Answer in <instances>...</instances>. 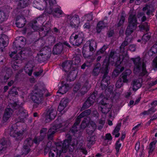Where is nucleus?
<instances>
[{
  "instance_id": "obj_1",
  "label": "nucleus",
  "mask_w": 157,
  "mask_h": 157,
  "mask_svg": "<svg viewBox=\"0 0 157 157\" xmlns=\"http://www.w3.org/2000/svg\"><path fill=\"white\" fill-rule=\"evenodd\" d=\"M131 60L133 62L134 66L133 72L135 74H139V76L147 77L148 75L146 70V65L144 63H142L140 57L132 58Z\"/></svg>"
},
{
  "instance_id": "obj_2",
  "label": "nucleus",
  "mask_w": 157,
  "mask_h": 157,
  "mask_svg": "<svg viewBox=\"0 0 157 157\" xmlns=\"http://www.w3.org/2000/svg\"><path fill=\"white\" fill-rule=\"evenodd\" d=\"M109 64V60H105L103 62L101 68V73L102 74V80L100 87L101 89H105L110 84V77L108 75L109 72L108 69Z\"/></svg>"
},
{
  "instance_id": "obj_3",
  "label": "nucleus",
  "mask_w": 157,
  "mask_h": 157,
  "mask_svg": "<svg viewBox=\"0 0 157 157\" xmlns=\"http://www.w3.org/2000/svg\"><path fill=\"white\" fill-rule=\"evenodd\" d=\"M11 105L14 109V112L18 117L16 119L17 122H24L25 119L28 117L27 111L23 107L17 105L16 102L11 104Z\"/></svg>"
},
{
  "instance_id": "obj_4",
  "label": "nucleus",
  "mask_w": 157,
  "mask_h": 157,
  "mask_svg": "<svg viewBox=\"0 0 157 157\" xmlns=\"http://www.w3.org/2000/svg\"><path fill=\"white\" fill-rule=\"evenodd\" d=\"M137 21L135 15H130L128 18V25L125 31L127 35L131 34L136 29Z\"/></svg>"
},
{
  "instance_id": "obj_5",
  "label": "nucleus",
  "mask_w": 157,
  "mask_h": 157,
  "mask_svg": "<svg viewBox=\"0 0 157 157\" xmlns=\"http://www.w3.org/2000/svg\"><path fill=\"white\" fill-rule=\"evenodd\" d=\"M44 90L38 88L35 89L32 94L31 98L33 102L37 105L41 104L43 102Z\"/></svg>"
},
{
  "instance_id": "obj_6",
  "label": "nucleus",
  "mask_w": 157,
  "mask_h": 157,
  "mask_svg": "<svg viewBox=\"0 0 157 157\" xmlns=\"http://www.w3.org/2000/svg\"><path fill=\"white\" fill-rule=\"evenodd\" d=\"M83 36V33L82 32H74L70 38V42L73 45L78 47L82 43Z\"/></svg>"
},
{
  "instance_id": "obj_7",
  "label": "nucleus",
  "mask_w": 157,
  "mask_h": 157,
  "mask_svg": "<svg viewBox=\"0 0 157 157\" xmlns=\"http://www.w3.org/2000/svg\"><path fill=\"white\" fill-rule=\"evenodd\" d=\"M55 5H50L49 7L47 10V12L49 14H52L55 17L59 18L62 17L63 12L61 10L60 7H56Z\"/></svg>"
},
{
  "instance_id": "obj_8",
  "label": "nucleus",
  "mask_w": 157,
  "mask_h": 157,
  "mask_svg": "<svg viewBox=\"0 0 157 157\" xmlns=\"http://www.w3.org/2000/svg\"><path fill=\"white\" fill-rule=\"evenodd\" d=\"M56 115V110L55 108L52 106L47 109L45 116L46 122H50L53 120L55 118Z\"/></svg>"
},
{
  "instance_id": "obj_9",
  "label": "nucleus",
  "mask_w": 157,
  "mask_h": 157,
  "mask_svg": "<svg viewBox=\"0 0 157 157\" xmlns=\"http://www.w3.org/2000/svg\"><path fill=\"white\" fill-rule=\"evenodd\" d=\"M95 92L91 94L90 96L87 98L86 100L84 103L83 105L81 108V110H83L86 109L92 105L95 101V98L97 96V93Z\"/></svg>"
},
{
  "instance_id": "obj_10",
  "label": "nucleus",
  "mask_w": 157,
  "mask_h": 157,
  "mask_svg": "<svg viewBox=\"0 0 157 157\" xmlns=\"http://www.w3.org/2000/svg\"><path fill=\"white\" fill-rule=\"evenodd\" d=\"M70 143L66 139L63 143L62 142H58L56 143V149L59 151V155H61L62 152L65 153L67 151V148L69 147Z\"/></svg>"
},
{
  "instance_id": "obj_11",
  "label": "nucleus",
  "mask_w": 157,
  "mask_h": 157,
  "mask_svg": "<svg viewBox=\"0 0 157 157\" xmlns=\"http://www.w3.org/2000/svg\"><path fill=\"white\" fill-rule=\"evenodd\" d=\"M67 21L72 28H75L78 27L79 23V18L78 15L75 14L74 16L68 15L67 17Z\"/></svg>"
},
{
  "instance_id": "obj_12",
  "label": "nucleus",
  "mask_w": 157,
  "mask_h": 157,
  "mask_svg": "<svg viewBox=\"0 0 157 157\" xmlns=\"http://www.w3.org/2000/svg\"><path fill=\"white\" fill-rule=\"evenodd\" d=\"M34 142L33 140L31 138H27L24 142L23 146V153L25 155H27L30 151V147L32 146Z\"/></svg>"
},
{
  "instance_id": "obj_13",
  "label": "nucleus",
  "mask_w": 157,
  "mask_h": 157,
  "mask_svg": "<svg viewBox=\"0 0 157 157\" xmlns=\"http://www.w3.org/2000/svg\"><path fill=\"white\" fill-rule=\"evenodd\" d=\"M47 133V129L43 128L40 131V135L39 136H35L33 139L34 143L39 144L40 142L43 140L46 136Z\"/></svg>"
},
{
  "instance_id": "obj_14",
  "label": "nucleus",
  "mask_w": 157,
  "mask_h": 157,
  "mask_svg": "<svg viewBox=\"0 0 157 157\" xmlns=\"http://www.w3.org/2000/svg\"><path fill=\"white\" fill-rule=\"evenodd\" d=\"M24 131L16 132L13 130V128L11 127L10 132V135L11 136L15 137V139L18 140H21L23 138Z\"/></svg>"
},
{
  "instance_id": "obj_15",
  "label": "nucleus",
  "mask_w": 157,
  "mask_h": 157,
  "mask_svg": "<svg viewBox=\"0 0 157 157\" xmlns=\"http://www.w3.org/2000/svg\"><path fill=\"white\" fill-rule=\"evenodd\" d=\"M73 62L72 60H67L63 62L62 64L63 69L66 72H68L72 69V68H75L73 66Z\"/></svg>"
},
{
  "instance_id": "obj_16",
  "label": "nucleus",
  "mask_w": 157,
  "mask_h": 157,
  "mask_svg": "<svg viewBox=\"0 0 157 157\" xmlns=\"http://www.w3.org/2000/svg\"><path fill=\"white\" fill-rule=\"evenodd\" d=\"M63 49V46L61 42L57 43L53 47L52 52L53 54L57 55L60 54Z\"/></svg>"
},
{
  "instance_id": "obj_17",
  "label": "nucleus",
  "mask_w": 157,
  "mask_h": 157,
  "mask_svg": "<svg viewBox=\"0 0 157 157\" xmlns=\"http://www.w3.org/2000/svg\"><path fill=\"white\" fill-rule=\"evenodd\" d=\"M128 57L126 56H124L123 55H120L118 57L117 60L115 63V65L120 66V65L125 64L128 62Z\"/></svg>"
},
{
  "instance_id": "obj_18",
  "label": "nucleus",
  "mask_w": 157,
  "mask_h": 157,
  "mask_svg": "<svg viewBox=\"0 0 157 157\" xmlns=\"http://www.w3.org/2000/svg\"><path fill=\"white\" fill-rule=\"evenodd\" d=\"M68 125V124L66 122H63L58 124H57L53 126L52 129L57 131L59 129L62 128L63 131H65L66 128H67Z\"/></svg>"
},
{
  "instance_id": "obj_19",
  "label": "nucleus",
  "mask_w": 157,
  "mask_h": 157,
  "mask_svg": "<svg viewBox=\"0 0 157 157\" xmlns=\"http://www.w3.org/2000/svg\"><path fill=\"white\" fill-rule=\"evenodd\" d=\"M68 103V100L66 98H63L61 101L59 105L58 110L59 112L62 111L66 107Z\"/></svg>"
},
{
  "instance_id": "obj_20",
  "label": "nucleus",
  "mask_w": 157,
  "mask_h": 157,
  "mask_svg": "<svg viewBox=\"0 0 157 157\" xmlns=\"http://www.w3.org/2000/svg\"><path fill=\"white\" fill-rule=\"evenodd\" d=\"M147 54L150 56L153 57L157 55V41L151 47L150 49L148 51Z\"/></svg>"
},
{
  "instance_id": "obj_21",
  "label": "nucleus",
  "mask_w": 157,
  "mask_h": 157,
  "mask_svg": "<svg viewBox=\"0 0 157 157\" xmlns=\"http://www.w3.org/2000/svg\"><path fill=\"white\" fill-rule=\"evenodd\" d=\"M76 69V68H73L69 71V74L68 75L67 80L72 81L75 79L77 74V71H75Z\"/></svg>"
},
{
  "instance_id": "obj_22",
  "label": "nucleus",
  "mask_w": 157,
  "mask_h": 157,
  "mask_svg": "<svg viewBox=\"0 0 157 157\" xmlns=\"http://www.w3.org/2000/svg\"><path fill=\"white\" fill-rule=\"evenodd\" d=\"M131 39L130 38L125 39V40L122 43L120 47V51L121 53H125L126 51L127 50L125 47L127 46L130 43Z\"/></svg>"
},
{
  "instance_id": "obj_23",
  "label": "nucleus",
  "mask_w": 157,
  "mask_h": 157,
  "mask_svg": "<svg viewBox=\"0 0 157 157\" xmlns=\"http://www.w3.org/2000/svg\"><path fill=\"white\" fill-rule=\"evenodd\" d=\"M132 90L136 91L141 87L142 84L139 80L135 79L132 81Z\"/></svg>"
},
{
  "instance_id": "obj_24",
  "label": "nucleus",
  "mask_w": 157,
  "mask_h": 157,
  "mask_svg": "<svg viewBox=\"0 0 157 157\" xmlns=\"http://www.w3.org/2000/svg\"><path fill=\"white\" fill-rule=\"evenodd\" d=\"M31 0H20L18 4V7L20 9L24 8L27 6L30 3Z\"/></svg>"
},
{
  "instance_id": "obj_25",
  "label": "nucleus",
  "mask_w": 157,
  "mask_h": 157,
  "mask_svg": "<svg viewBox=\"0 0 157 157\" xmlns=\"http://www.w3.org/2000/svg\"><path fill=\"white\" fill-rule=\"evenodd\" d=\"M8 39L7 36L3 34L2 35L1 38H0V46H2L4 48L6 47L8 44L7 42Z\"/></svg>"
},
{
  "instance_id": "obj_26",
  "label": "nucleus",
  "mask_w": 157,
  "mask_h": 157,
  "mask_svg": "<svg viewBox=\"0 0 157 157\" xmlns=\"http://www.w3.org/2000/svg\"><path fill=\"white\" fill-rule=\"evenodd\" d=\"M116 69L113 71L112 75L113 77H116L120 74V72H122L124 69V67H121V66L116 65Z\"/></svg>"
},
{
  "instance_id": "obj_27",
  "label": "nucleus",
  "mask_w": 157,
  "mask_h": 157,
  "mask_svg": "<svg viewBox=\"0 0 157 157\" xmlns=\"http://www.w3.org/2000/svg\"><path fill=\"white\" fill-rule=\"evenodd\" d=\"M17 22L16 23V26L19 28H21L23 27L25 25L26 23V20L23 18L20 17L19 19L17 18L16 20Z\"/></svg>"
},
{
  "instance_id": "obj_28",
  "label": "nucleus",
  "mask_w": 157,
  "mask_h": 157,
  "mask_svg": "<svg viewBox=\"0 0 157 157\" xmlns=\"http://www.w3.org/2000/svg\"><path fill=\"white\" fill-rule=\"evenodd\" d=\"M101 71V64L99 63H97L93 69L92 75L93 76H97L99 74Z\"/></svg>"
},
{
  "instance_id": "obj_29",
  "label": "nucleus",
  "mask_w": 157,
  "mask_h": 157,
  "mask_svg": "<svg viewBox=\"0 0 157 157\" xmlns=\"http://www.w3.org/2000/svg\"><path fill=\"white\" fill-rule=\"evenodd\" d=\"M68 88L69 86L68 84H63L61 86L59 87L58 91L62 94H64L67 91Z\"/></svg>"
},
{
  "instance_id": "obj_30",
  "label": "nucleus",
  "mask_w": 157,
  "mask_h": 157,
  "mask_svg": "<svg viewBox=\"0 0 157 157\" xmlns=\"http://www.w3.org/2000/svg\"><path fill=\"white\" fill-rule=\"evenodd\" d=\"M97 44L96 42L94 41H91L89 44V51L92 53H94L96 49Z\"/></svg>"
},
{
  "instance_id": "obj_31",
  "label": "nucleus",
  "mask_w": 157,
  "mask_h": 157,
  "mask_svg": "<svg viewBox=\"0 0 157 157\" xmlns=\"http://www.w3.org/2000/svg\"><path fill=\"white\" fill-rule=\"evenodd\" d=\"M36 58L38 62L40 63L46 61L47 59H49V58L45 56L42 55L41 54H40V53L39 52L37 53Z\"/></svg>"
},
{
  "instance_id": "obj_32",
  "label": "nucleus",
  "mask_w": 157,
  "mask_h": 157,
  "mask_svg": "<svg viewBox=\"0 0 157 157\" xmlns=\"http://www.w3.org/2000/svg\"><path fill=\"white\" fill-rule=\"evenodd\" d=\"M33 67L30 64H27L25 67L24 70L26 73L30 76L33 71Z\"/></svg>"
},
{
  "instance_id": "obj_33",
  "label": "nucleus",
  "mask_w": 157,
  "mask_h": 157,
  "mask_svg": "<svg viewBox=\"0 0 157 157\" xmlns=\"http://www.w3.org/2000/svg\"><path fill=\"white\" fill-rule=\"evenodd\" d=\"M40 54L45 56L48 58H49L51 56V52L50 51L48 50L46 48H44L40 50L38 52Z\"/></svg>"
},
{
  "instance_id": "obj_34",
  "label": "nucleus",
  "mask_w": 157,
  "mask_h": 157,
  "mask_svg": "<svg viewBox=\"0 0 157 157\" xmlns=\"http://www.w3.org/2000/svg\"><path fill=\"white\" fill-rule=\"evenodd\" d=\"M96 128V125L95 124H91L90 126H87L86 128V132L89 135H91Z\"/></svg>"
},
{
  "instance_id": "obj_35",
  "label": "nucleus",
  "mask_w": 157,
  "mask_h": 157,
  "mask_svg": "<svg viewBox=\"0 0 157 157\" xmlns=\"http://www.w3.org/2000/svg\"><path fill=\"white\" fill-rule=\"evenodd\" d=\"M105 25L104 21H100L98 23L96 27L97 32L100 33L101 30L105 27Z\"/></svg>"
},
{
  "instance_id": "obj_36",
  "label": "nucleus",
  "mask_w": 157,
  "mask_h": 157,
  "mask_svg": "<svg viewBox=\"0 0 157 157\" xmlns=\"http://www.w3.org/2000/svg\"><path fill=\"white\" fill-rule=\"evenodd\" d=\"M96 136L94 135H89L87 138V141L88 144L90 145H93L95 144L96 141Z\"/></svg>"
},
{
  "instance_id": "obj_37",
  "label": "nucleus",
  "mask_w": 157,
  "mask_h": 157,
  "mask_svg": "<svg viewBox=\"0 0 157 157\" xmlns=\"http://www.w3.org/2000/svg\"><path fill=\"white\" fill-rule=\"evenodd\" d=\"M60 155L57 149L56 150L51 149L49 153V157H60Z\"/></svg>"
},
{
  "instance_id": "obj_38",
  "label": "nucleus",
  "mask_w": 157,
  "mask_h": 157,
  "mask_svg": "<svg viewBox=\"0 0 157 157\" xmlns=\"http://www.w3.org/2000/svg\"><path fill=\"white\" fill-rule=\"evenodd\" d=\"M121 124V123H118L112 133L113 135H115V137H118L120 135L119 132L120 129Z\"/></svg>"
},
{
  "instance_id": "obj_39",
  "label": "nucleus",
  "mask_w": 157,
  "mask_h": 157,
  "mask_svg": "<svg viewBox=\"0 0 157 157\" xmlns=\"http://www.w3.org/2000/svg\"><path fill=\"white\" fill-rule=\"evenodd\" d=\"M111 107V106L110 105L109 106L106 105L102 106L101 107V111L103 113L106 114L109 111Z\"/></svg>"
},
{
  "instance_id": "obj_40",
  "label": "nucleus",
  "mask_w": 157,
  "mask_h": 157,
  "mask_svg": "<svg viewBox=\"0 0 157 157\" xmlns=\"http://www.w3.org/2000/svg\"><path fill=\"white\" fill-rule=\"evenodd\" d=\"M55 133V131H52V129H50L48 130L47 133V139L48 140H53L54 135Z\"/></svg>"
},
{
  "instance_id": "obj_41",
  "label": "nucleus",
  "mask_w": 157,
  "mask_h": 157,
  "mask_svg": "<svg viewBox=\"0 0 157 157\" xmlns=\"http://www.w3.org/2000/svg\"><path fill=\"white\" fill-rule=\"evenodd\" d=\"M82 53L83 57L85 58H90V56L93 55V53L89 51H86L85 50H84L82 51Z\"/></svg>"
},
{
  "instance_id": "obj_42",
  "label": "nucleus",
  "mask_w": 157,
  "mask_h": 157,
  "mask_svg": "<svg viewBox=\"0 0 157 157\" xmlns=\"http://www.w3.org/2000/svg\"><path fill=\"white\" fill-rule=\"evenodd\" d=\"M151 36L148 34H144L142 37V43L145 44L150 38Z\"/></svg>"
},
{
  "instance_id": "obj_43",
  "label": "nucleus",
  "mask_w": 157,
  "mask_h": 157,
  "mask_svg": "<svg viewBox=\"0 0 157 157\" xmlns=\"http://www.w3.org/2000/svg\"><path fill=\"white\" fill-rule=\"evenodd\" d=\"M156 142L155 141H152L149 144V153H152L155 148V145Z\"/></svg>"
},
{
  "instance_id": "obj_44",
  "label": "nucleus",
  "mask_w": 157,
  "mask_h": 157,
  "mask_svg": "<svg viewBox=\"0 0 157 157\" xmlns=\"http://www.w3.org/2000/svg\"><path fill=\"white\" fill-rule=\"evenodd\" d=\"M7 17L4 12L0 11V20L1 21H4L7 19Z\"/></svg>"
},
{
  "instance_id": "obj_45",
  "label": "nucleus",
  "mask_w": 157,
  "mask_h": 157,
  "mask_svg": "<svg viewBox=\"0 0 157 157\" xmlns=\"http://www.w3.org/2000/svg\"><path fill=\"white\" fill-rule=\"evenodd\" d=\"M91 112V111L90 109H88L83 111L80 114V116H82L83 117L85 116L90 115Z\"/></svg>"
},
{
  "instance_id": "obj_46",
  "label": "nucleus",
  "mask_w": 157,
  "mask_h": 157,
  "mask_svg": "<svg viewBox=\"0 0 157 157\" xmlns=\"http://www.w3.org/2000/svg\"><path fill=\"white\" fill-rule=\"evenodd\" d=\"M0 144H2L4 146H6V147L8 145L10 146L11 144V143L8 141V142L6 141L5 138H3L1 139L0 141Z\"/></svg>"
},
{
  "instance_id": "obj_47",
  "label": "nucleus",
  "mask_w": 157,
  "mask_h": 157,
  "mask_svg": "<svg viewBox=\"0 0 157 157\" xmlns=\"http://www.w3.org/2000/svg\"><path fill=\"white\" fill-rule=\"evenodd\" d=\"M120 139H119L118 140H117L115 144V149L117 152L118 153L119 152L120 147L121 146V144L119 143L120 140Z\"/></svg>"
},
{
  "instance_id": "obj_48",
  "label": "nucleus",
  "mask_w": 157,
  "mask_h": 157,
  "mask_svg": "<svg viewBox=\"0 0 157 157\" xmlns=\"http://www.w3.org/2000/svg\"><path fill=\"white\" fill-rule=\"evenodd\" d=\"M107 48L108 47L104 45L102 48L97 51L96 53V55H98L103 53Z\"/></svg>"
},
{
  "instance_id": "obj_49",
  "label": "nucleus",
  "mask_w": 157,
  "mask_h": 157,
  "mask_svg": "<svg viewBox=\"0 0 157 157\" xmlns=\"http://www.w3.org/2000/svg\"><path fill=\"white\" fill-rule=\"evenodd\" d=\"M152 66L154 70H157V57H156L153 59L152 63Z\"/></svg>"
},
{
  "instance_id": "obj_50",
  "label": "nucleus",
  "mask_w": 157,
  "mask_h": 157,
  "mask_svg": "<svg viewBox=\"0 0 157 157\" xmlns=\"http://www.w3.org/2000/svg\"><path fill=\"white\" fill-rule=\"evenodd\" d=\"M121 78H120L117 82L116 84V86L117 88H120L123 85V81Z\"/></svg>"
},
{
  "instance_id": "obj_51",
  "label": "nucleus",
  "mask_w": 157,
  "mask_h": 157,
  "mask_svg": "<svg viewBox=\"0 0 157 157\" xmlns=\"http://www.w3.org/2000/svg\"><path fill=\"white\" fill-rule=\"evenodd\" d=\"M125 20V17L124 15H122L121 17V19L119 21V23L117 24L118 27H120L122 25Z\"/></svg>"
},
{
  "instance_id": "obj_52",
  "label": "nucleus",
  "mask_w": 157,
  "mask_h": 157,
  "mask_svg": "<svg viewBox=\"0 0 157 157\" xmlns=\"http://www.w3.org/2000/svg\"><path fill=\"white\" fill-rule=\"evenodd\" d=\"M13 48L15 50H20L21 49L19 44H17L16 43L15 41L13 43Z\"/></svg>"
},
{
  "instance_id": "obj_53",
  "label": "nucleus",
  "mask_w": 157,
  "mask_h": 157,
  "mask_svg": "<svg viewBox=\"0 0 157 157\" xmlns=\"http://www.w3.org/2000/svg\"><path fill=\"white\" fill-rule=\"evenodd\" d=\"M14 111L11 108L7 107L5 109L4 114L7 115L9 114V113H11V115H12Z\"/></svg>"
},
{
  "instance_id": "obj_54",
  "label": "nucleus",
  "mask_w": 157,
  "mask_h": 157,
  "mask_svg": "<svg viewBox=\"0 0 157 157\" xmlns=\"http://www.w3.org/2000/svg\"><path fill=\"white\" fill-rule=\"evenodd\" d=\"M127 76L126 75L123 74V73H122V75H121V79L123 80V82H128V79L127 78Z\"/></svg>"
},
{
  "instance_id": "obj_55",
  "label": "nucleus",
  "mask_w": 157,
  "mask_h": 157,
  "mask_svg": "<svg viewBox=\"0 0 157 157\" xmlns=\"http://www.w3.org/2000/svg\"><path fill=\"white\" fill-rule=\"evenodd\" d=\"M11 113H9V114L7 115L4 114L3 117V120L5 122L6 121L11 117Z\"/></svg>"
},
{
  "instance_id": "obj_56",
  "label": "nucleus",
  "mask_w": 157,
  "mask_h": 157,
  "mask_svg": "<svg viewBox=\"0 0 157 157\" xmlns=\"http://www.w3.org/2000/svg\"><path fill=\"white\" fill-rule=\"evenodd\" d=\"M85 19L88 21H90L92 20L93 16L91 14H88L85 15Z\"/></svg>"
},
{
  "instance_id": "obj_57",
  "label": "nucleus",
  "mask_w": 157,
  "mask_h": 157,
  "mask_svg": "<svg viewBox=\"0 0 157 157\" xmlns=\"http://www.w3.org/2000/svg\"><path fill=\"white\" fill-rule=\"evenodd\" d=\"M89 90V89H87V88L86 87H84L83 86L81 89L80 93L82 95H84L86 94Z\"/></svg>"
},
{
  "instance_id": "obj_58",
  "label": "nucleus",
  "mask_w": 157,
  "mask_h": 157,
  "mask_svg": "<svg viewBox=\"0 0 157 157\" xmlns=\"http://www.w3.org/2000/svg\"><path fill=\"white\" fill-rule=\"evenodd\" d=\"M80 141H77L76 140H75L72 142L71 145L74 148L77 147L78 143Z\"/></svg>"
},
{
  "instance_id": "obj_59",
  "label": "nucleus",
  "mask_w": 157,
  "mask_h": 157,
  "mask_svg": "<svg viewBox=\"0 0 157 157\" xmlns=\"http://www.w3.org/2000/svg\"><path fill=\"white\" fill-rule=\"evenodd\" d=\"M77 125H75V124H74L72 128L70 129V131L71 132L73 133H75L78 131L77 127Z\"/></svg>"
},
{
  "instance_id": "obj_60",
  "label": "nucleus",
  "mask_w": 157,
  "mask_h": 157,
  "mask_svg": "<svg viewBox=\"0 0 157 157\" xmlns=\"http://www.w3.org/2000/svg\"><path fill=\"white\" fill-rule=\"evenodd\" d=\"M23 52V51H21L18 54L15 55V57L14 58V59H15L16 60H18L20 58V57H22V54L23 53V54H25V53Z\"/></svg>"
},
{
  "instance_id": "obj_61",
  "label": "nucleus",
  "mask_w": 157,
  "mask_h": 157,
  "mask_svg": "<svg viewBox=\"0 0 157 157\" xmlns=\"http://www.w3.org/2000/svg\"><path fill=\"white\" fill-rule=\"evenodd\" d=\"M105 94H106V96L107 97H109L112 92V90L109 88H108L105 89Z\"/></svg>"
},
{
  "instance_id": "obj_62",
  "label": "nucleus",
  "mask_w": 157,
  "mask_h": 157,
  "mask_svg": "<svg viewBox=\"0 0 157 157\" xmlns=\"http://www.w3.org/2000/svg\"><path fill=\"white\" fill-rule=\"evenodd\" d=\"M82 117H83L82 116H80V115L78 116L76 118V121L74 123L75 124L78 125L81 121V118Z\"/></svg>"
},
{
  "instance_id": "obj_63",
  "label": "nucleus",
  "mask_w": 157,
  "mask_h": 157,
  "mask_svg": "<svg viewBox=\"0 0 157 157\" xmlns=\"http://www.w3.org/2000/svg\"><path fill=\"white\" fill-rule=\"evenodd\" d=\"M107 101V99H106L105 98L104 99H102L100 101V103L102 105V106H104L105 105L109 106V104L106 103Z\"/></svg>"
},
{
  "instance_id": "obj_64",
  "label": "nucleus",
  "mask_w": 157,
  "mask_h": 157,
  "mask_svg": "<svg viewBox=\"0 0 157 157\" xmlns=\"http://www.w3.org/2000/svg\"><path fill=\"white\" fill-rule=\"evenodd\" d=\"M80 87L81 86L79 84L75 85L73 89V91L75 92H77L80 89Z\"/></svg>"
}]
</instances>
